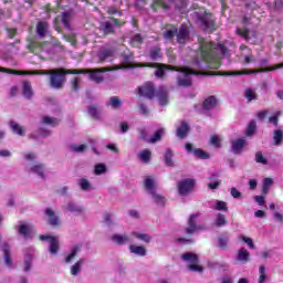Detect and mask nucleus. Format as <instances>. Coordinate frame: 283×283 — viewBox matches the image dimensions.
Masks as SVG:
<instances>
[{"instance_id":"nucleus-1","label":"nucleus","mask_w":283,"mask_h":283,"mask_svg":"<svg viewBox=\"0 0 283 283\" xmlns=\"http://www.w3.org/2000/svg\"><path fill=\"white\" fill-rule=\"evenodd\" d=\"M134 67H150L155 71L156 78H165L166 70H170L174 72H180L181 74H208L209 76H240L242 74H255V71H235V72H203V71H195L190 67H181L178 69L174 65L158 63V62H139L134 65Z\"/></svg>"},{"instance_id":"nucleus-2","label":"nucleus","mask_w":283,"mask_h":283,"mask_svg":"<svg viewBox=\"0 0 283 283\" xmlns=\"http://www.w3.org/2000/svg\"><path fill=\"white\" fill-rule=\"evenodd\" d=\"M31 74L36 76H50V87L52 90H63L65 83H67V74H76V70L57 67L51 70H35Z\"/></svg>"},{"instance_id":"nucleus-3","label":"nucleus","mask_w":283,"mask_h":283,"mask_svg":"<svg viewBox=\"0 0 283 283\" xmlns=\"http://www.w3.org/2000/svg\"><path fill=\"white\" fill-rule=\"evenodd\" d=\"M199 42V55L201 61L207 64L209 70H220L222 67V63L220 62V57H218V45L214 42H209L203 38L198 39Z\"/></svg>"},{"instance_id":"nucleus-4","label":"nucleus","mask_w":283,"mask_h":283,"mask_svg":"<svg viewBox=\"0 0 283 283\" xmlns=\"http://www.w3.org/2000/svg\"><path fill=\"white\" fill-rule=\"evenodd\" d=\"M105 72H112V69L99 67V69L76 70V74H88V78H91V81H94V83H103V81H105V77L103 76Z\"/></svg>"},{"instance_id":"nucleus-5","label":"nucleus","mask_w":283,"mask_h":283,"mask_svg":"<svg viewBox=\"0 0 283 283\" xmlns=\"http://www.w3.org/2000/svg\"><path fill=\"white\" fill-rule=\"evenodd\" d=\"M196 18L200 21L202 29L205 32H216V20H213V15L203 10V13L200 14L195 12Z\"/></svg>"},{"instance_id":"nucleus-6","label":"nucleus","mask_w":283,"mask_h":283,"mask_svg":"<svg viewBox=\"0 0 283 283\" xmlns=\"http://www.w3.org/2000/svg\"><path fill=\"white\" fill-rule=\"evenodd\" d=\"M179 196L187 197L196 189V179L187 178L177 182Z\"/></svg>"},{"instance_id":"nucleus-7","label":"nucleus","mask_w":283,"mask_h":283,"mask_svg":"<svg viewBox=\"0 0 283 283\" xmlns=\"http://www.w3.org/2000/svg\"><path fill=\"white\" fill-rule=\"evenodd\" d=\"M138 90L139 96H145V98H148L149 101L156 97V85H154V82H146Z\"/></svg>"},{"instance_id":"nucleus-8","label":"nucleus","mask_w":283,"mask_h":283,"mask_svg":"<svg viewBox=\"0 0 283 283\" xmlns=\"http://www.w3.org/2000/svg\"><path fill=\"white\" fill-rule=\"evenodd\" d=\"M185 149L188 154H193L196 158H199L200 160H209L210 156L207 151L200 149V148H193V145L191 143H187L185 145Z\"/></svg>"},{"instance_id":"nucleus-9","label":"nucleus","mask_w":283,"mask_h":283,"mask_svg":"<svg viewBox=\"0 0 283 283\" xmlns=\"http://www.w3.org/2000/svg\"><path fill=\"white\" fill-rule=\"evenodd\" d=\"M114 54H116V51L114 50V48H105V46L101 48L97 53L99 63L112 61L114 59Z\"/></svg>"},{"instance_id":"nucleus-10","label":"nucleus","mask_w":283,"mask_h":283,"mask_svg":"<svg viewBox=\"0 0 283 283\" xmlns=\"http://www.w3.org/2000/svg\"><path fill=\"white\" fill-rule=\"evenodd\" d=\"M247 145H249V143H247V139L244 137L232 140L231 142L232 153L235 155L242 154V151L244 150V147H247Z\"/></svg>"},{"instance_id":"nucleus-11","label":"nucleus","mask_w":283,"mask_h":283,"mask_svg":"<svg viewBox=\"0 0 283 283\" xmlns=\"http://www.w3.org/2000/svg\"><path fill=\"white\" fill-rule=\"evenodd\" d=\"M45 216L48 217L51 227H61V217H59L52 208L45 209Z\"/></svg>"},{"instance_id":"nucleus-12","label":"nucleus","mask_w":283,"mask_h":283,"mask_svg":"<svg viewBox=\"0 0 283 283\" xmlns=\"http://www.w3.org/2000/svg\"><path fill=\"white\" fill-rule=\"evenodd\" d=\"M155 96H157L161 107H165V105L169 103V94L167 93V88H165V86H159L155 93Z\"/></svg>"},{"instance_id":"nucleus-13","label":"nucleus","mask_w":283,"mask_h":283,"mask_svg":"<svg viewBox=\"0 0 283 283\" xmlns=\"http://www.w3.org/2000/svg\"><path fill=\"white\" fill-rule=\"evenodd\" d=\"M177 34H178V28L174 24H168L167 29L163 33V38L166 41H170V43H174V39L177 36Z\"/></svg>"},{"instance_id":"nucleus-14","label":"nucleus","mask_w":283,"mask_h":283,"mask_svg":"<svg viewBox=\"0 0 283 283\" xmlns=\"http://www.w3.org/2000/svg\"><path fill=\"white\" fill-rule=\"evenodd\" d=\"M197 218L198 214H190L188 219V227L185 229L187 235H192L195 232L198 231V229H200V227H198V224L196 223Z\"/></svg>"},{"instance_id":"nucleus-15","label":"nucleus","mask_w":283,"mask_h":283,"mask_svg":"<svg viewBox=\"0 0 283 283\" xmlns=\"http://www.w3.org/2000/svg\"><path fill=\"white\" fill-rule=\"evenodd\" d=\"M2 252H3V260L8 269H12L13 262H12V250L10 249V244L3 243L2 245Z\"/></svg>"},{"instance_id":"nucleus-16","label":"nucleus","mask_w":283,"mask_h":283,"mask_svg":"<svg viewBox=\"0 0 283 283\" xmlns=\"http://www.w3.org/2000/svg\"><path fill=\"white\" fill-rule=\"evenodd\" d=\"M189 28L186 24H181L179 30L177 29V43H185L189 39Z\"/></svg>"},{"instance_id":"nucleus-17","label":"nucleus","mask_w":283,"mask_h":283,"mask_svg":"<svg viewBox=\"0 0 283 283\" xmlns=\"http://www.w3.org/2000/svg\"><path fill=\"white\" fill-rule=\"evenodd\" d=\"M99 32L103 36H109V34H116V29L109 21H105L99 27Z\"/></svg>"},{"instance_id":"nucleus-18","label":"nucleus","mask_w":283,"mask_h":283,"mask_svg":"<svg viewBox=\"0 0 283 283\" xmlns=\"http://www.w3.org/2000/svg\"><path fill=\"white\" fill-rule=\"evenodd\" d=\"M191 130V127L187 122H181L179 127H177L176 136L177 138H180L181 140L187 138V134Z\"/></svg>"},{"instance_id":"nucleus-19","label":"nucleus","mask_w":283,"mask_h":283,"mask_svg":"<svg viewBox=\"0 0 283 283\" xmlns=\"http://www.w3.org/2000/svg\"><path fill=\"white\" fill-rule=\"evenodd\" d=\"M35 30L40 39H45V34H48V30H50V23H48V21H39L36 23Z\"/></svg>"},{"instance_id":"nucleus-20","label":"nucleus","mask_w":283,"mask_h":283,"mask_svg":"<svg viewBox=\"0 0 283 283\" xmlns=\"http://www.w3.org/2000/svg\"><path fill=\"white\" fill-rule=\"evenodd\" d=\"M186 76H178L177 77V85L179 87H191L192 85V81L190 77H187V76H190L191 74H186ZM199 76H209V74H199Z\"/></svg>"},{"instance_id":"nucleus-21","label":"nucleus","mask_w":283,"mask_h":283,"mask_svg":"<svg viewBox=\"0 0 283 283\" xmlns=\"http://www.w3.org/2000/svg\"><path fill=\"white\" fill-rule=\"evenodd\" d=\"M217 105H218V97L210 95L203 101L202 108L209 112L214 107H217Z\"/></svg>"},{"instance_id":"nucleus-22","label":"nucleus","mask_w":283,"mask_h":283,"mask_svg":"<svg viewBox=\"0 0 283 283\" xmlns=\"http://www.w3.org/2000/svg\"><path fill=\"white\" fill-rule=\"evenodd\" d=\"M249 260H251V253L244 248L239 249L237 253V261L240 262V264H247Z\"/></svg>"},{"instance_id":"nucleus-23","label":"nucleus","mask_w":283,"mask_h":283,"mask_svg":"<svg viewBox=\"0 0 283 283\" xmlns=\"http://www.w3.org/2000/svg\"><path fill=\"white\" fill-rule=\"evenodd\" d=\"M150 61H163V49L158 45L153 46L149 51Z\"/></svg>"},{"instance_id":"nucleus-24","label":"nucleus","mask_w":283,"mask_h":283,"mask_svg":"<svg viewBox=\"0 0 283 283\" xmlns=\"http://www.w3.org/2000/svg\"><path fill=\"white\" fill-rule=\"evenodd\" d=\"M9 127L13 134H17L18 136H25V127L20 126L19 123L11 120L9 123Z\"/></svg>"},{"instance_id":"nucleus-25","label":"nucleus","mask_w":283,"mask_h":283,"mask_svg":"<svg viewBox=\"0 0 283 283\" xmlns=\"http://www.w3.org/2000/svg\"><path fill=\"white\" fill-rule=\"evenodd\" d=\"M27 50H29V52L31 53L41 52V50H43V43L34 40H29L27 44Z\"/></svg>"},{"instance_id":"nucleus-26","label":"nucleus","mask_w":283,"mask_h":283,"mask_svg":"<svg viewBox=\"0 0 283 283\" xmlns=\"http://www.w3.org/2000/svg\"><path fill=\"white\" fill-rule=\"evenodd\" d=\"M130 253H134V255H139L140 258H145L147 255V249L143 245H129Z\"/></svg>"},{"instance_id":"nucleus-27","label":"nucleus","mask_w":283,"mask_h":283,"mask_svg":"<svg viewBox=\"0 0 283 283\" xmlns=\"http://www.w3.org/2000/svg\"><path fill=\"white\" fill-rule=\"evenodd\" d=\"M181 260H184V262H190V264H198V262H200L198 254L191 252L184 253Z\"/></svg>"},{"instance_id":"nucleus-28","label":"nucleus","mask_w":283,"mask_h":283,"mask_svg":"<svg viewBox=\"0 0 283 283\" xmlns=\"http://www.w3.org/2000/svg\"><path fill=\"white\" fill-rule=\"evenodd\" d=\"M111 240L115 243L118 244L119 247H123L126 242H129V237L127 234H113Z\"/></svg>"},{"instance_id":"nucleus-29","label":"nucleus","mask_w":283,"mask_h":283,"mask_svg":"<svg viewBox=\"0 0 283 283\" xmlns=\"http://www.w3.org/2000/svg\"><path fill=\"white\" fill-rule=\"evenodd\" d=\"M22 94L24 98H32L33 92H32V84L30 81H24L22 84Z\"/></svg>"},{"instance_id":"nucleus-30","label":"nucleus","mask_w":283,"mask_h":283,"mask_svg":"<svg viewBox=\"0 0 283 283\" xmlns=\"http://www.w3.org/2000/svg\"><path fill=\"white\" fill-rule=\"evenodd\" d=\"M82 248H83L82 244L74 245L72 248L70 254L64 259V262L66 264H70V262H72V260H74L76 258V255L78 254V251H81Z\"/></svg>"},{"instance_id":"nucleus-31","label":"nucleus","mask_w":283,"mask_h":283,"mask_svg":"<svg viewBox=\"0 0 283 283\" xmlns=\"http://www.w3.org/2000/svg\"><path fill=\"white\" fill-rule=\"evenodd\" d=\"M32 174H36L40 178H45V165L36 164L30 168Z\"/></svg>"},{"instance_id":"nucleus-32","label":"nucleus","mask_w":283,"mask_h":283,"mask_svg":"<svg viewBox=\"0 0 283 283\" xmlns=\"http://www.w3.org/2000/svg\"><path fill=\"white\" fill-rule=\"evenodd\" d=\"M218 247L222 249V251H227L229 249V234L223 233L218 238Z\"/></svg>"},{"instance_id":"nucleus-33","label":"nucleus","mask_w":283,"mask_h":283,"mask_svg":"<svg viewBox=\"0 0 283 283\" xmlns=\"http://www.w3.org/2000/svg\"><path fill=\"white\" fill-rule=\"evenodd\" d=\"M164 163L167 167H174V150L167 148L164 155Z\"/></svg>"},{"instance_id":"nucleus-34","label":"nucleus","mask_w":283,"mask_h":283,"mask_svg":"<svg viewBox=\"0 0 283 283\" xmlns=\"http://www.w3.org/2000/svg\"><path fill=\"white\" fill-rule=\"evenodd\" d=\"M150 8L155 12L158 11L159 8H161L163 10H169V6L167 4V2H165V0H154L150 4Z\"/></svg>"},{"instance_id":"nucleus-35","label":"nucleus","mask_w":283,"mask_h":283,"mask_svg":"<svg viewBox=\"0 0 283 283\" xmlns=\"http://www.w3.org/2000/svg\"><path fill=\"white\" fill-rule=\"evenodd\" d=\"M83 264H85L84 259H80L71 266V275H78L81 273V269H83Z\"/></svg>"},{"instance_id":"nucleus-36","label":"nucleus","mask_w":283,"mask_h":283,"mask_svg":"<svg viewBox=\"0 0 283 283\" xmlns=\"http://www.w3.org/2000/svg\"><path fill=\"white\" fill-rule=\"evenodd\" d=\"M59 240L56 238H51L50 245H49V252L51 255H56L59 253Z\"/></svg>"},{"instance_id":"nucleus-37","label":"nucleus","mask_w":283,"mask_h":283,"mask_svg":"<svg viewBox=\"0 0 283 283\" xmlns=\"http://www.w3.org/2000/svg\"><path fill=\"white\" fill-rule=\"evenodd\" d=\"M163 134H165V130L163 128L157 129L155 134L147 140V143L154 145V143L163 140Z\"/></svg>"},{"instance_id":"nucleus-38","label":"nucleus","mask_w":283,"mask_h":283,"mask_svg":"<svg viewBox=\"0 0 283 283\" xmlns=\"http://www.w3.org/2000/svg\"><path fill=\"white\" fill-rule=\"evenodd\" d=\"M87 112L93 120H101V111H98V107H96V105L88 106Z\"/></svg>"},{"instance_id":"nucleus-39","label":"nucleus","mask_w":283,"mask_h":283,"mask_svg":"<svg viewBox=\"0 0 283 283\" xmlns=\"http://www.w3.org/2000/svg\"><path fill=\"white\" fill-rule=\"evenodd\" d=\"M108 105H111L113 109H120L123 107V101L118 96H112Z\"/></svg>"},{"instance_id":"nucleus-40","label":"nucleus","mask_w":283,"mask_h":283,"mask_svg":"<svg viewBox=\"0 0 283 283\" xmlns=\"http://www.w3.org/2000/svg\"><path fill=\"white\" fill-rule=\"evenodd\" d=\"M133 238H136L137 240H140L142 242H146V244H149L151 242V237L147 233H140V232H132Z\"/></svg>"},{"instance_id":"nucleus-41","label":"nucleus","mask_w":283,"mask_h":283,"mask_svg":"<svg viewBox=\"0 0 283 283\" xmlns=\"http://www.w3.org/2000/svg\"><path fill=\"white\" fill-rule=\"evenodd\" d=\"M144 187L146 191H149V193H153V191H156V181L151 177H148L144 181Z\"/></svg>"},{"instance_id":"nucleus-42","label":"nucleus","mask_w":283,"mask_h":283,"mask_svg":"<svg viewBox=\"0 0 283 283\" xmlns=\"http://www.w3.org/2000/svg\"><path fill=\"white\" fill-rule=\"evenodd\" d=\"M150 196L153 197V200L156 205H159L160 207H165V202H167V199L165 197H163L161 195H158L156 191H153Z\"/></svg>"},{"instance_id":"nucleus-43","label":"nucleus","mask_w":283,"mask_h":283,"mask_svg":"<svg viewBox=\"0 0 283 283\" xmlns=\"http://www.w3.org/2000/svg\"><path fill=\"white\" fill-rule=\"evenodd\" d=\"M244 97L247 98L248 103H251L253 101H258V93L253 91V88H247Z\"/></svg>"},{"instance_id":"nucleus-44","label":"nucleus","mask_w":283,"mask_h":283,"mask_svg":"<svg viewBox=\"0 0 283 283\" xmlns=\"http://www.w3.org/2000/svg\"><path fill=\"white\" fill-rule=\"evenodd\" d=\"M227 223H228L227 216L222 213H218L214 220V226L220 228V227H224Z\"/></svg>"},{"instance_id":"nucleus-45","label":"nucleus","mask_w":283,"mask_h":283,"mask_svg":"<svg viewBox=\"0 0 283 283\" xmlns=\"http://www.w3.org/2000/svg\"><path fill=\"white\" fill-rule=\"evenodd\" d=\"M42 123L44 125H50L51 127H57L59 119L56 117L44 116Z\"/></svg>"},{"instance_id":"nucleus-46","label":"nucleus","mask_w":283,"mask_h":283,"mask_svg":"<svg viewBox=\"0 0 283 283\" xmlns=\"http://www.w3.org/2000/svg\"><path fill=\"white\" fill-rule=\"evenodd\" d=\"M18 231L20 233V235H23V238H30L31 235V230L30 227H28L27 224H20L18 228Z\"/></svg>"},{"instance_id":"nucleus-47","label":"nucleus","mask_w":283,"mask_h":283,"mask_svg":"<svg viewBox=\"0 0 283 283\" xmlns=\"http://www.w3.org/2000/svg\"><path fill=\"white\" fill-rule=\"evenodd\" d=\"M256 129H258V124L255 123V120H251L245 129V136H253Z\"/></svg>"},{"instance_id":"nucleus-48","label":"nucleus","mask_w":283,"mask_h":283,"mask_svg":"<svg viewBox=\"0 0 283 283\" xmlns=\"http://www.w3.org/2000/svg\"><path fill=\"white\" fill-rule=\"evenodd\" d=\"M210 145H212V147H217V149H220V147H222V139H220V136L218 135H212Z\"/></svg>"},{"instance_id":"nucleus-49","label":"nucleus","mask_w":283,"mask_h":283,"mask_svg":"<svg viewBox=\"0 0 283 283\" xmlns=\"http://www.w3.org/2000/svg\"><path fill=\"white\" fill-rule=\"evenodd\" d=\"M139 158L143 160V163H149V160H151V151L149 149L143 150L139 154Z\"/></svg>"},{"instance_id":"nucleus-50","label":"nucleus","mask_w":283,"mask_h":283,"mask_svg":"<svg viewBox=\"0 0 283 283\" xmlns=\"http://www.w3.org/2000/svg\"><path fill=\"white\" fill-rule=\"evenodd\" d=\"M67 211H71V213H83V207L75 206L74 202H69Z\"/></svg>"},{"instance_id":"nucleus-51","label":"nucleus","mask_w":283,"mask_h":283,"mask_svg":"<svg viewBox=\"0 0 283 283\" xmlns=\"http://www.w3.org/2000/svg\"><path fill=\"white\" fill-rule=\"evenodd\" d=\"M107 171V166L105 164H97L94 168L95 176H101L102 174H105Z\"/></svg>"},{"instance_id":"nucleus-52","label":"nucleus","mask_w":283,"mask_h":283,"mask_svg":"<svg viewBox=\"0 0 283 283\" xmlns=\"http://www.w3.org/2000/svg\"><path fill=\"white\" fill-rule=\"evenodd\" d=\"M0 72H6V74H13L15 76H23V74H25V72L23 71H17L13 69H6V67H1Z\"/></svg>"},{"instance_id":"nucleus-53","label":"nucleus","mask_w":283,"mask_h":283,"mask_svg":"<svg viewBox=\"0 0 283 283\" xmlns=\"http://www.w3.org/2000/svg\"><path fill=\"white\" fill-rule=\"evenodd\" d=\"M71 151H75V154H83L85 149H87V146L85 144L82 145H71L70 146Z\"/></svg>"},{"instance_id":"nucleus-54","label":"nucleus","mask_w":283,"mask_h":283,"mask_svg":"<svg viewBox=\"0 0 283 283\" xmlns=\"http://www.w3.org/2000/svg\"><path fill=\"white\" fill-rule=\"evenodd\" d=\"M80 85H81V77L71 78V90H72V92H78Z\"/></svg>"},{"instance_id":"nucleus-55","label":"nucleus","mask_w":283,"mask_h":283,"mask_svg":"<svg viewBox=\"0 0 283 283\" xmlns=\"http://www.w3.org/2000/svg\"><path fill=\"white\" fill-rule=\"evenodd\" d=\"M283 132L280 129L274 130V145H282Z\"/></svg>"},{"instance_id":"nucleus-56","label":"nucleus","mask_w":283,"mask_h":283,"mask_svg":"<svg viewBox=\"0 0 283 283\" xmlns=\"http://www.w3.org/2000/svg\"><path fill=\"white\" fill-rule=\"evenodd\" d=\"M259 273H260L259 283L266 282V268L264 265H260Z\"/></svg>"},{"instance_id":"nucleus-57","label":"nucleus","mask_w":283,"mask_h":283,"mask_svg":"<svg viewBox=\"0 0 283 283\" xmlns=\"http://www.w3.org/2000/svg\"><path fill=\"white\" fill-rule=\"evenodd\" d=\"M188 269L193 273H202V271H205V268H202V265H199L198 263H190L188 265Z\"/></svg>"},{"instance_id":"nucleus-58","label":"nucleus","mask_w":283,"mask_h":283,"mask_svg":"<svg viewBox=\"0 0 283 283\" xmlns=\"http://www.w3.org/2000/svg\"><path fill=\"white\" fill-rule=\"evenodd\" d=\"M214 209L217 211H229V207L227 206V202L217 200Z\"/></svg>"},{"instance_id":"nucleus-59","label":"nucleus","mask_w":283,"mask_h":283,"mask_svg":"<svg viewBox=\"0 0 283 283\" xmlns=\"http://www.w3.org/2000/svg\"><path fill=\"white\" fill-rule=\"evenodd\" d=\"M255 163H260L261 165H268L269 160L264 158V155L262 154V151H258L255 154Z\"/></svg>"},{"instance_id":"nucleus-60","label":"nucleus","mask_w":283,"mask_h":283,"mask_svg":"<svg viewBox=\"0 0 283 283\" xmlns=\"http://www.w3.org/2000/svg\"><path fill=\"white\" fill-rule=\"evenodd\" d=\"M62 23L66 30H70V13L67 12H62Z\"/></svg>"},{"instance_id":"nucleus-61","label":"nucleus","mask_w":283,"mask_h":283,"mask_svg":"<svg viewBox=\"0 0 283 283\" xmlns=\"http://www.w3.org/2000/svg\"><path fill=\"white\" fill-rule=\"evenodd\" d=\"M32 269V255H27L25 260H24V271L25 273H28V271H30Z\"/></svg>"},{"instance_id":"nucleus-62","label":"nucleus","mask_w":283,"mask_h":283,"mask_svg":"<svg viewBox=\"0 0 283 283\" xmlns=\"http://www.w3.org/2000/svg\"><path fill=\"white\" fill-rule=\"evenodd\" d=\"M108 19L113 22V25L115 28H123V25H125V21L116 19L114 17H108Z\"/></svg>"},{"instance_id":"nucleus-63","label":"nucleus","mask_w":283,"mask_h":283,"mask_svg":"<svg viewBox=\"0 0 283 283\" xmlns=\"http://www.w3.org/2000/svg\"><path fill=\"white\" fill-rule=\"evenodd\" d=\"M137 132L139 134V137H138L139 140H146V143H147V140H149V139H147L148 133L146 129L138 128Z\"/></svg>"},{"instance_id":"nucleus-64","label":"nucleus","mask_w":283,"mask_h":283,"mask_svg":"<svg viewBox=\"0 0 283 283\" xmlns=\"http://www.w3.org/2000/svg\"><path fill=\"white\" fill-rule=\"evenodd\" d=\"M237 34L242 39H245V41H249V30L237 29Z\"/></svg>"}]
</instances>
